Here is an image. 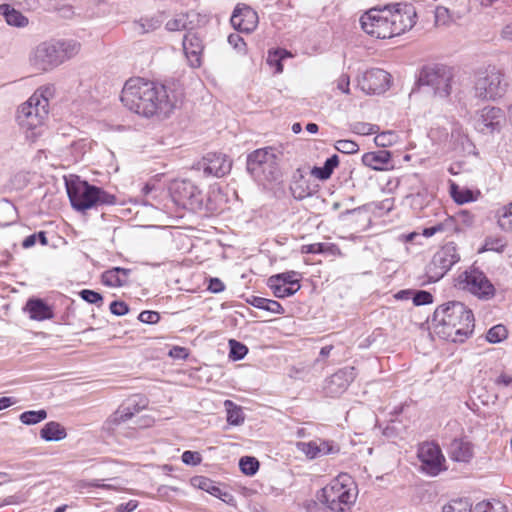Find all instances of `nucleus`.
<instances>
[{
    "instance_id": "nucleus-14",
    "label": "nucleus",
    "mask_w": 512,
    "mask_h": 512,
    "mask_svg": "<svg viewBox=\"0 0 512 512\" xmlns=\"http://www.w3.org/2000/svg\"><path fill=\"white\" fill-rule=\"evenodd\" d=\"M48 116V108L43 105H34L30 98L21 105L17 119L21 127L34 130L40 127Z\"/></svg>"
},
{
    "instance_id": "nucleus-18",
    "label": "nucleus",
    "mask_w": 512,
    "mask_h": 512,
    "mask_svg": "<svg viewBox=\"0 0 512 512\" xmlns=\"http://www.w3.org/2000/svg\"><path fill=\"white\" fill-rule=\"evenodd\" d=\"M505 122V114L502 109L493 106L480 110L476 120V128L483 134H492L500 131Z\"/></svg>"
},
{
    "instance_id": "nucleus-63",
    "label": "nucleus",
    "mask_w": 512,
    "mask_h": 512,
    "mask_svg": "<svg viewBox=\"0 0 512 512\" xmlns=\"http://www.w3.org/2000/svg\"><path fill=\"white\" fill-rule=\"evenodd\" d=\"M137 500H129L126 503H121L116 507L115 512H133L138 507Z\"/></svg>"
},
{
    "instance_id": "nucleus-46",
    "label": "nucleus",
    "mask_w": 512,
    "mask_h": 512,
    "mask_svg": "<svg viewBox=\"0 0 512 512\" xmlns=\"http://www.w3.org/2000/svg\"><path fill=\"white\" fill-rule=\"evenodd\" d=\"M229 345H230L229 357L232 358L233 360H241L248 353V348L244 344H242L234 339H231L229 341Z\"/></svg>"
},
{
    "instance_id": "nucleus-35",
    "label": "nucleus",
    "mask_w": 512,
    "mask_h": 512,
    "mask_svg": "<svg viewBox=\"0 0 512 512\" xmlns=\"http://www.w3.org/2000/svg\"><path fill=\"white\" fill-rule=\"evenodd\" d=\"M55 88L53 85H46L39 87L34 94L30 97L34 101V105L40 104L48 108L49 99L54 96Z\"/></svg>"
},
{
    "instance_id": "nucleus-23",
    "label": "nucleus",
    "mask_w": 512,
    "mask_h": 512,
    "mask_svg": "<svg viewBox=\"0 0 512 512\" xmlns=\"http://www.w3.org/2000/svg\"><path fill=\"white\" fill-rule=\"evenodd\" d=\"M447 453L455 462L469 463L474 456V449L471 442L463 438H455L450 442Z\"/></svg>"
},
{
    "instance_id": "nucleus-45",
    "label": "nucleus",
    "mask_w": 512,
    "mask_h": 512,
    "mask_svg": "<svg viewBox=\"0 0 512 512\" xmlns=\"http://www.w3.org/2000/svg\"><path fill=\"white\" fill-rule=\"evenodd\" d=\"M507 329L505 326L499 324L490 328L487 332L486 339L490 343H499L507 337Z\"/></svg>"
},
{
    "instance_id": "nucleus-61",
    "label": "nucleus",
    "mask_w": 512,
    "mask_h": 512,
    "mask_svg": "<svg viewBox=\"0 0 512 512\" xmlns=\"http://www.w3.org/2000/svg\"><path fill=\"white\" fill-rule=\"evenodd\" d=\"M265 310L274 314H283L285 312L282 305L275 300L266 299Z\"/></svg>"
},
{
    "instance_id": "nucleus-6",
    "label": "nucleus",
    "mask_w": 512,
    "mask_h": 512,
    "mask_svg": "<svg viewBox=\"0 0 512 512\" xmlns=\"http://www.w3.org/2000/svg\"><path fill=\"white\" fill-rule=\"evenodd\" d=\"M508 89L505 74L495 66L476 73L474 82L475 96L481 100H497L502 98Z\"/></svg>"
},
{
    "instance_id": "nucleus-58",
    "label": "nucleus",
    "mask_w": 512,
    "mask_h": 512,
    "mask_svg": "<svg viewBox=\"0 0 512 512\" xmlns=\"http://www.w3.org/2000/svg\"><path fill=\"white\" fill-rule=\"evenodd\" d=\"M228 43L238 51H243L246 46L243 38L236 33H232L228 36Z\"/></svg>"
},
{
    "instance_id": "nucleus-43",
    "label": "nucleus",
    "mask_w": 512,
    "mask_h": 512,
    "mask_svg": "<svg viewBox=\"0 0 512 512\" xmlns=\"http://www.w3.org/2000/svg\"><path fill=\"white\" fill-rule=\"evenodd\" d=\"M288 56H290V54L286 50L278 49L273 52H269L267 63L270 66H275L276 73H281L283 71L282 60Z\"/></svg>"
},
{
    "instance_id": "nucleus-37",
    "label": "nucleus",
    "mask_w": 512,
    "mask_h": 512,
    "mask_svg": "<svg viewBox=\"0 0 512 512\" xmlns=\"http://www.w3.org/2000/svg\"><path fill=\"white\" fill-rule=\"evenodd\" d=\"M498 225L506 232H512V202L498 211Z\"/></svg>"
},
{
    "instance_id": "nucleus-59",
    "label": "nucleus",
    "mask_w": 512,
    "mask_h": 512,
    "mask_svg": "<svg viewBox=\"0 0 512 512\" xmlns=\"http://www.w3.org/2000/svg\"><path fill=\"white\" fill-rule=\"evenodd\" d=\"M336 87L339 91L345 94L350 93V78L347 74H342L336 80Z\"/></svg>"
},
{
    "instance_id": "nucleus-53",
    "label": "nucleus",
    "mask_w": 512,
    "mask_h": 512,
    "mask_svg": "<svg viewBox=\"0 0 512 512\" xmlns=\"http://www.w3.org/2000/svg\"><path fill=\"white\" fill-rule=\"evenodd\" d=\"M327 244L325 243H313L303 245L301 247V253L303 254H322L326 252Z\"/></svg>"
},
{
    "instance_id": "nucleus-56",
    "label": "nucleus",
    "mask_w": 512,
    "mask_h": 512,
    "mask_svg": "<svg viewBox=\"0 0 512 512\" xmlns=\"http://www.w3.org/2000/svg\"><path fill=\"white\" fill-rule=\"evenodd\" d=\"M352 131L360 135H370L375 133V126L368 123L357 122L352 126Z\"/></svg>"
},
{
    "instance_id": "nucleus-7",
    "label": "nucleus",
    "mask_w": 512,
    "mask_h": 512,
    "mask_svg": "<svg viewBox=\"0 0 512 512\" xmlns=\"http://www.w3.org/2000/svg\"><path fill=\"white\" fill-rule=\"evenodd\" d=\"M247 170L252 175L263 174L267 180H275L279 175L277 156L272 147L257 149L247 157Z\"/></svg>"
},
{
    "instance_id": "nucleus-28",
    "label": "nucleus",
    "mask_w": 512,
    "mask_h": 512,
    "mask_svg": "<svg viewBox=\"0 0 512 512\" xmlns=\"http://www.w3.org/2000/svg\"><path fill=\"white\" fill-rule=\"evenodd\" d=\"M129 269L114 267L102 274V282L109 287H122L127 284Z\"/></svg>"
},
{
    "instance_id": "nucleus-15",
    "label": "nucleus",
    "mask_w": 512,
    "mask_h": 512,
    "mask_svg": "<svg viewBox=\"0 0 512 512\" xmlns=\"http://www.w3.org/2000/svg\"><path fill=\"white\" fill-rule=\"evenodd\" d=\"M475 216L467 210L460 211L456 217H446L443 221L427 227L423 230L425 237H431L438 233H445L450 235L458 230L457 223H460L466 227L473 225Z\"/></svg>"
},
{
    "instance_id": "nucleus-12",
    "label": "nucleus",
    "mask_w": 512,
    "mask_h": 512,
    "mask_svg": "<svg viewBox=\"0 0 512 512\" xmlns=\"http://www.w3.org/2000/svg\"><path fill=\"white\" fill-rule=\"evenodd\" d=\"M463 289L482 300H489L495 295V287L487 276L478 269L465 271L461 275Z\"/></svg>"
},
{
    "instance_id": "nucleus-36",
    "label": "nucleus",
    "mask_w": 512,
    "mask_h": 512,
    "mask_svg": "<svg viewBox=\"0 0 512 512\" xmlns=\"http://www.w3.org/2000/svg\"><path fill=\"white\" fill-rule=\"evenodd\" d=\"M193 487L203 490L213 496L219 492V486L211 479L204 476H196L191 479Z\"/></svg>"
},
{
    "instance_id": "nucleus-55",
    "label": "nucleus",
    "mask_w": 512,
    "mask_h": 512,
    "mask_svg": "<svg viewBox=\"0 0 512 512\" xmlns=\"http://www.w3.org/2000/svg\"><path fill=\"white\" fill-rule=\"evenodd\" d=\"M450 20L449 10L444 6H438L435 10V22L437 25H446Z\"/></svg>"
},
{
    "instance_id": "nucleus-27",
    "label": "nucleus",
    "mask_w": 512,
    "mask_h": 512,
    "mask_svg": "<svg viewBox=\"0 0 512 512\" xmlns=\"http://www.w3.org/2000/svg\"><path fill=\"white\" fill-rule=\"evenodd\" d=\"M145 407V404L139 406L137 402L134 400H130L126 405L120 406L107 420V424L111 426L120 425L128 420H130L135 413H138L142 408Z\"/></svg>"
},
{
    "instance_id": "nucleus-8",
    "label": "nucleus",
    "mask_w": 512,
    "mask_h": 512,
    "mask_svg": "<svg viewBox=\"0 0 512 512\" xmlns=\"http://www.w3.org/2000/svg\"><path fill=\"white\" fill-rule=\"evenodd\" d=\"M173 202L184 209L191 211L201 210L203 195L201 190L190 180H176L170 186Z\"/></svg>"
},
{
    "instance_id": "nucleus-48",
    "label": "nucleus",
    "mask_w": 512,
    "mask_h": 512,
    "mask_svg": "<svg viewBox=\"0 0 512 512\" xmlns=\"http://www.w3.org/2000/svg\"><path fill=\"white\" fill-rule=\"evenodd\" d=\"M474 512H509L507 507L501 503L492 504L490 502H479L474 508Z\"/></svg>"
},
{
    "instance_id": "nucleus-21",
    "label": "nucleus",
    "mask_w": 512,
    "mask_h": 512,
    "mask_svg": "<svg viewBox=\"0 0 512 512\" xmlns=\"http://www.w3.org/2000/svg\"><path fill=\"white\" fill-rule=\"evenodd\" d=\"M230 22L236 30L251 33L258 25V15L252 8L238 5L233 11Z\"/></svg>"
},
{
    "instance_id": "nucleus-22",
    "label": "nucleus",
    "mask_w": 512,
    "mask_h": 512,
    "mask_svg": "<svg viewBox=\"0 0 512 512\" xmlns=\"http://www.w3.org/2000/svg\"><path fill=\"white\" fill-rule=\"evenodd\" d=\"M318 187L311 177L304 176L302 171L297 169L290 184V191L296 200H303L317 193Z\"/></svg>"
},
{
    "instance_id": "nucleus-49",
    "label": "nucleus",
    "mask_w": 512,
    "mask_h": 512,
    "mask_svg": "<svg viewBox=\"0 0 512 512\" xmlns=\"http://www.w3.org/2000/svg\"><path fill=\"white\" fill-rule=\"evenodd\" d=\"M335 149L344 154H354L358 152L359 145L352 140L342 139L336 141Z\"/></svg>"
},
{
    "instance_id": "nucleus-4",
    "label": "nucleus",
    "mask_w": 512,
    "mask_h": 512,
    "mask_svg": "<svg viewBox=\"0 0 512 512\" xmlns=\"http://www.w3.org/2000/svg\"><path fill=\"white\" fill-rule=\"evenodd\" d=\"M357 493L352 477L342 473L317 492L316 501L307 505V512H351Z\"/></svg>"
},
{
    "instance_id": "nucleus-13",
    "label": "nucleus",
    "mask_w": 512,
    "mask_h": 512,
    "mask_svg": "<svg viewBox=\"0 0 512 512\" xmlns=\"http://www.w3.org/2000/svg\"><path fill=\"white\" fill-rule=\"evenodd\" d=\"M29 61L31 66L40 72H47L59 66L60 56L55 41L42 42L31 52Z\"/></svg>"
},
{
    "instance_id": "nucleus-26",
    "label": "nucleus",
    "mask_w": 512,
    "mask_h": 512,
    "mask_svg": "<svg viewBox=\"0 0 512 512\" xmlns=\"http://www.w3.org/2000/svg\"><path fill=\"white\" fill-rule=\"evenodd\" d=\"M362 163L373 170H388L391 166V153L387 150L367 152L362 156Z\"/></svg>"
},
{
    "instance_id": "nucleus-29",
    "label": "nucleus",
    "mask_w": 512,
    "mask_h": 512,
    "mask_svg": "<svg viewBox=\"0 0 512 512\" xmlns=\"http://www.w3.org/2000/svg\"><path fill=\"white\" fill-rule=\"evenodd\" d=\"M0 15L4 17L10 26L25 27L28 24L27 17L9 4L0 5Z\"/></svg>"
},
{
    "instance_id": "nucleus-17",
    "label": "nucleus",
    "mask_w": 512,
    "mask_h": 512,
    "mask_svg": "<svg viewBox=\"0 0 512 512\" xmlns=\"http://www.w3.org/2000/svg\"><path fill=\"white\" fill-rule=\"evenodd\" d=\"M232 162L223 153L211 152L206 154L197 163V169L202 170L206 176L222 177L231 170Z\"/></svg>"
},
{
    "instance_id": "nucleus-30",
    "label": "nucleus",
    "mask_w": 512,
    "mask_h": 512,
    "mask_svg": "<svg viewBox=\"0 0 512 512\" xmlns=\"http://www.w3.org/2000/svg\"><path fill=\"white\" fill-rule=\"evenodd\" d=\"M67 436L65 428L58 422L50 421L40 430V437L47 441H60Z\"/></svg>"
},
{
    "instance_id": "nucleus-38",
    "label": "nucleus",
    "mask_w": 512,
    "mask_h": 512,
    "mask_svg": "<svg viewBox=\"0 0 512 512\" xmlns=\"http://www.w3.org/2000/svg\"><path fill=\"white\" fill-rule=\"evenodd\" d=\"M46 418L47 412L44 409L25 411L19 417L20 421L25 425H35Z\"/></svg>"
},
{
    "instance_id": "nucleus-25",
    "label": "nucleus",
    "mask_w": 512,
    "mask_h": 512,
    "mask_svg": "<svg viewBox=\"0 0 512 512\" xmlns=\"http://www.w3.org/2000/svg\"><path fill=\"white\" fill-rule=\"evenodd\" d=\"M24 310L29 313L31 319L36 321H44L54 317L52 308L40 298L29 299Z\"/></svg>"
},
{
    "instance_id": "nucleus-42",
    "label": "nucleus",
    "mask_w": 512,
    "mask_h": 512,
    "mask_svg": "<svg viewBox=\"0 0 512 512\" xmlns=\"http://www.w3.org/2000/svg\"><path fill=\"white\" fill-rule=\"evenodd\" d=\"M442 512H472V505L468 499H455L446 504Z\"/></svg>"
},
{
    "instance_id": "nucleus-41",
    "label": "nucleus",
    "mask_w": 512,
    "mask_h": 512,
    "mask_svg": "<svg viewBox=\"0 0 512 512\" xmlns=\"http://www.w3.org/2000/svg\"><path fill=\"white\" fill-rule=\"evenodd\" d=\"M268 286L272 289L273 294L277 298H285L294 295L299 289L300 285L297 287L287 286L285 284L277 283H269Z\"/></svg>"
},
{
    "instance_id": "nucleus-57",
    "label": "nucleus",
    "mask_w": 512,
    "mask_h": 512,
    "mask_svg": "<svg viewBox=\"0 0 512 512\" xmlns=\"http://www.w3.org/2000/svg\"><path fill=\"white\" fill-rule=\"evenodd\" d=\"M110 311L116 316H123L129 312V307L123 301H113L110 304Z\"/></svg>"
},
{
    "instance_id": "nucleus-64",
    "label": "nucleus",
    "mask_w": 512,
    "mask_h": 512,
    "mask_svg": "<svg viewBox=\"0 0 512 512\" xmlns=\"http://www.w3.org/2000/svg\"><path fill=\"white\" fill-rule=\"evenodd\" d=\"M494 383L498 387H509L512 385V375L502 373L494 380Z\"/></svg>"
},
{
    "instance_id": "nucleus-62",
    "label": "nucleus",
    "mask_w": 512,
    "mask_h": 512,
    "mask_svg": "<svg viewBox=\"0 0 512 512\" xmlns=\"http://www.w3.org/2000/svg\"><path fill=\"white\" fill-rule=\"evenodd\" d=\"M225 285L219 278H210L208 290L212 293H220L224 291Z\"/></svg>"
},
{
    "instance_id": "nucleus-31",
    "label": "nucleus",
    "mask_w": 512,
    "mask_h": 512,
    "mask_svg": "<svg viewBox=\"0 0 512 512\" xmlns=\"http://www.w3.org/2000/svg\"><path fill=\"white\" fill-rule=\"evenodd\" d=\"M450 195L456 203L465 204L468 202L476 201L478 196L480 195V192H474L469 188L460 187L456 183L451 182Z\"/></svg>"
},
{
    "instance_id": "nucleus-16",
    "label": "nucleus",
    "mask_w": 512,
    "mask_h": 512,
    "mask_svg": "<svg viewBox=\"0 0 512 512\" xmlns=\"http://www.w3.org/2000/svg\"><path fill=\"white\" fill-rule=\"evenodd\" d=\"M390 74L383 69L366 71L358 80V87L367 94H380L389 88Z\"/></svg>"
},
{
    "instance_id": "nucleus-50",
    "label": "nucleus",
    "mask_w": 512,
    "mask_h": 512,
    "mask_svg": "<svg viewBox=\"0 0 512 512\" xmlns=\"http://www.w3.org/2000/svg\"><path fill=\"white\" fill-rule=\"evenodd\" d=\"M79 295L84 301L90 304H96L100 306L103 302V296L94 290L83 289L79 292Z\"/></svg>"
},
{
    "instance_id": "nucleus-60",
    "label": "nucleus",
    "mask_w": 512,
    "mask_h": 512,
    "mask_svg": "<svg viewBox=\"0 0 512 512\" xmlns=\"http://www.w3.org/2000/svg\"><path fill=\"white\" fill-rule=\"evenodd\" d=\"M332 172L329 171L325 166L323 167H313L311 170V176L318 178L320 180H327L331 177Z\"/></svg>"
},
{
    "instance_id": "nucleus-34",
    "label": "nucleus",
    "mask_w": 512,
    "mask_h": 512,
    "mask_svg": "<svg viewBox=\"0 0 512 512\" xmlns=\"http://www.w3.org/2000/svg\"><path fill=\"white\" fill-rule=\"evenodd\" d=\"M224 405L227 409V422L233 426H239L243 424L245 420V415L241 407L235 405L230 400H226Z\"/></svg>"
},
{
    "instance_id": "nucleus-10",
    "label": "nucleus",
    "mask_w": 512,
    "mask_h": 512,
    "mask_svg": "<svg viewBox=\"0 0 512 512\" xmlns=\"http://www.w3.org/2000/svg\"><path fill=\"white\" fill-rule=\"evenodd\" d=\"M452 80V70L446 66L424 67L419 76V83L432 87L440 97H447L451 93Z\"/></svg>"
},
{
    "instance_id": "nucleus-47",
    "label": "nucleus",
    "mask_w": 512,
    "mask_h": 512,
    "mask_svg": "<svg viewBox=\"0 0 512 512\" xmlns=\"http://www.w3.org/2000/svg\"><path fill=\"white\" fill-rule=\"evenodd\" d=\"M506 246L505 241L500 237H487L482 251L502 252Z\"/></svg>"
},
{
    "instance_id": "nucleus-44",
    "label": "nucleus",
    "mask_w": 512,
    "mask_h": 512,
    "mask_svg": "<svg viewBox=\"0 0 512 512\" xmlns=\"http://www.w3.org/2000/svg\"><path fill=\"white\" fill-rule=\"evenodd\" d=\"M240 470L248 476L254 475L259 469V462L254 457L244 456L239 461Z\"/></svg>"
},
{
    "instance_id": "nucleus-39",
    "label": "nucleus",
    "mask_w": 512,
    "mask_h": 512,
    "mask_svg": "<svg viewBox=\"0 0 512 512\" xmlns=\"http://www.w3.org/2000/svg\"><path fill=\"white\" fill-rule=\"evenodd\" d=\"M188 18V13H179L175 15L173 19L167 21L166 29L169 31H181L184 29H188L190 28Z\"/></svg>"
},
{
    "instance_id": "nucleus-19",
    "label": "nucleus",
    "mask_w": 512,
    "mask_h": 512,
    "mask_svg": "<svg viewBox=\"0 0 512 512\" xmlns=\"http://www.w3.org/2000/svg\"><path fill=\"white\" fill-rule=\"evenodd\" d=\"M356 373L353 367H345L338 370L325 381L324 391L330 397L343 394L355 379Z\"/></svg>"
},
{
    "instance_id": "nucleus-5",
    "label": "nucleus",
    "mask_w": 512,
    "mask_h": 512,
    "mask_svg": "<svg viewBox=\"0 0 512 512\" xmlns=\"http://www.w3.org/2000/svg\"><path fill=\"white\" fill-rule=\"evenodd\" d=\"M67 194L72 207L80 212L104 205L116 204V197L87 181L67 183Z\"/></svg>"
},
{
    "instance_id": "nucleus-11",
    "label": "nucleus",
    "mask_w": 512,
    "mask_h": 512,
    "mask_svg": "<svg viewBox=\"0 0 512 512\" xmlns=\"http://www.w3.org/2000/svg\"><path fill=\"white\" fill-rule=\"evenodd\" d=\"M421 471L429 476H437L446 470L445 457L440 446L433 442H425L418 449Z\"/></svg>"
},
{
    "instance_id": "nucleus-20",
    "label": "nucleus",
    "mask_w": 512,
    "mask_h": 512,
    "mask_svg": "<svg viewBox=\"0 0 512 512\" xmlns=\"http://www.w3.org/2000/svg\"><path fill=\"white\" fill-rule=\"evenodd\" d=\"M297 449L309 459H316L325 455L337 454L340 451L338 445L332 441L317 439L309 442H297Z\"/></svg>"
},
{
    "instance_id": "nucleus-3",
    "label": "nucleus",
    "mask_w": 512,
    "mask_h": 512,
    "mask_svg": "<svg viewBox=\"0 0 512 512\" xmlns=\"http://www.w3.org/2000/svg\"><path fill=\"white\" fill-rule=\"evenodd\" d=\"M432 323L440 338L461 343L473 332L474 315L462 302L451 301L436 308Z\"/></svg>"
},
{
    "instance_id": "nucleus-51",
    "label": "nucleus",
    "mask_w": 512,
    "mask_h": 512,
    "mask_svg": "<svg viewBox=\"0 0 512 512\" xmlns=\"http://www.w3.org/2000/svg\"><path fill=\"white\" fill-rule=\"evenodd\" d=\"M413 304L415 306L427 305L433 302V296L425 290H418L412 293Z\"/></svg>"
},
{
    "instance_id": "nucleus-52",
    "label": "nucleus",
    "mask_w": 512,
    "mask_h": 512,
    "mask_svg": "<svg viewBox=\"0 0 512 512\" xmlns=\"http://www.w3.org/2000/svg\"><path fill=\"white\" fill-rule=\"evenodd\" d=\"M181 459L184 464L192 466H196L202 461L200 453L190 450L184 451Z\"/></svg>"
},
{
    "instance_id": "nucleus-24",
    "label": "nucleus",
    "mask_w": 512,
    "mask_h": 512,
    "mask_svg": "<svg viewBox=\"0 0 512 512\" xmlns=\"http://www.w3.org/2000/svg\"><path fill=\"white\" fill-rule=\"evenodd\" d=\"M183 50L190 66L193 68L200 67L203 45L201 39L196 34L188 32L184 35Z\"/></svg>"
},
{
    "instance_id": "nucleus-2",
    "label": "nucleus",
    "mask_w": 512,
    "mask_h": 512,
    "mask_svg": "<svg viewBox=\"0 0 512 512\" xmlns=\"http://www.w3.org/2000/svg\"><path fill=\"white\" fill-rule=\"evenodd\" d=\"M416 11L407 4L373 7L360 18L361 28L368 35L386 39L403 34L416 23Z\"/></svg>"
},
{
    "instance_id": "nucleus-32",
    "label": "nucleus",
    "mask_w": 512,
    "mask_h": 512,
    "mask_svg": "<svg viewBox=\"0 0 512 512\" xmlns=\"http://www.w3.org/2000/svg\"><path fill=\"white\" fill-rule=\"evenodd\" d=\"M163 20L160 16L154 15L150 17H141L134 22V31L139 34H145L158 29L162 25Z\"/></svg>"
},
{
    "instance_id": "nucleus-9",
    "label": "nucleus",
    "mask_w": 512,
    "mask_h": 512,
    "mask_svg": "<svg viewBox=\"0 0 512 512\" xmlns=\"http://www.w3.org/2000/svg\"><path fill=\"white\" fill-rule=\"evenodd\" d=\"M460 260L456 245L452 242L441 247L433 256L427 267L430 282L439 281Z\"/></svg>"
},
{
    "instance_id": "nucleus-33",
    "label": "nucleus",
    "mask_w": 512,
    "mask_h": 512,
    "mask_svg": "<svg viewBox=\"0 0 512 512\" xmlns=\"http://www.w3.org/2000/svg\"><path fill=\"white\" fill-rule=\"evenodd\" d=\"M55 44L61 63L75 56L80 50V44L74 40L55 41Z\"/></svg>"
},
{
    "instance_id": "nucleus-54",
    "label": "nucleus",
    "mask_w": 512,
    "mask_h": 512,
    "mask_svg": "<svg viewBox=\"0 0 512 512\" xmlns=\"http://www.w3.org/2000/svg\"><path fill=\"white\" fill-rule=\"evenodd\" d=\"M138 319L142 322V323H146V324H156L159 322L160 320V314L156 311H148V310H145V311H142L139 316H138Z\"/></svg>"
},
{
    "instance_id": "nucleus-40",
    "label": "nucleus",
    "mask_w": 512,
    "mask_h": 512,
    "mask_svg": "<svg viewBox=\"0 0 512 512\" xmlns=\"http://www.w3.org/2000/svg\"><path fill=\"white\" fill-rule=\"evenodd\" d=\"M297 273L295 271L284 272L273 275L269 278V283H281L287 286L297 287L299 280L296 278Z\"/></svg>"
},
{
    "instance_id": "nucleus-1",
    "label": "nucleus",
    "mask_w": 512,
    "mask_h": 512,
    "mask_svg": "<svg viewBox=\"0 0 512 512\" xmlns=\"http://www.w3.org/2000/svg\"><path fill=\"white\" fill-rule=\"evenodd\" d=\"M120 99L127 109L146 118H166L176 107V97L165 85L140 77L125 82Z\"/></svg>"
}]
</instances>
